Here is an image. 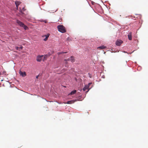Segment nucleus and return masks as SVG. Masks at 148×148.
Here are the masks:
<instances>
[{"instance_id":"1","label":"nucleus","mask_w":148,"mask_h":148,"mask_svg":"<svg viewBox=\"0 0 148 148\" xmlns=\"http://www.w3.org/2000/svg\"><path fill=\"white\" fill-rule=\"evenodd\" d=\"M58 30L62 33H64L66 32L65 28L63 25H59L57 26Z\"/></svg>"},{"instance_id":"2","label":"nucleus","mask_w":148,"mask_h":148,"mask_svg":"<svg viewBox=\"0 0 148 148\" xmlns=\"http://www.w3.org/2000/svg\"><path fill=\"white\" fill-rule=\"evenodd\" d=\"M16 23L20 26L23 27L25 30H26L28 28L23 23L21 22L20 21L17 20L16 21Z\"/></svg>"},{"instance_id":"3","label":"nucleus","mask_w":148,"mask_h":148,"mask_svg":"<svg viewBox=\"0 0 148 148\" xmlns=\"http://www.w3.org/2000/svg\"><path fill=\"white\" fill-rule=\"evenodd\" d=\"M19 74L20 75L22 76L23 77H25L26 76V73L25 72H23L21 70L19 71Z\"/></svg>"},{"instance_id":"4","label":"nucleus","mask_w":148,"mask_h":148,"mask_svg":"<svg viewBox=\"0 0 148 148\" xmlns=\"http://www.w3.org/2000/svg\"><path fill=\"white\" fill-rule=\"evenodd\" d=\"M123 41L121 40H118L116 42V45L120 46L123 43Z\"/></svg>"},{"instance_id":"5","label":"nucleus","mask_w":148,"mask_h":148,"mask_svg":"<svg viewBox=\"0 0 148 148\" xmlns=\"http://www.w3.org/2000/svg\"><path fill=\"white\" fill-rule=\"evenodd\" d=\"M92 84V83H90L88 84V85L86 86L83 88V90L84 91H85L86 90L88 89L89 88V86L91 84Z\"/></svg>"},{"instance_id":"6","label":"nucleus","mask_w":148,"mask_h":148,"mask_svg":"<svg viewBox=\"0 0 148 148\" xmlns=\"http://www.w3.org/2000/svg\"><path fill=\"white\" fill-rule=\"evenodd\" d=\"M43 57V55L38 56L37 57V59H36L37 61H38V62L41 61L42 60V59Z\"/></svg>"},{"instance_id":"7","label":"nucleus","mask_w":148,"mask_h":148,"mask_svg":"<svg viewBox=\"0 0 148 148\" xmlns=\"http://www.w3.org/2000/svg\"><path fill=\"white\" fill-rule=\"evenodd\" d=\"M128 39L130 40H131L132 39V33L130 32L128 34Z\"/></svg>"},{"instance_id":"8","label":"nucleus","mask_w":148,"mask_h":148,"mask_svg":"<svg viewBox=\"0 0 148 148\" xmlns=\"http://www.w3.org/2000/svg\"><path fill=\"white\" fill-rule=\"evenodd\" d=\"M75 59L73 56H71L70 58V60L71 62H73L75 61Z\"/></svg>"},{"instance_id":"9","label":"nucleus","mask_w":148,"mask_h":148,"mask_svg":"<svg viewBox=\"0 0 148 148\" xmlns=\"http://www.w3.org/2000/svg\"><path fill=\"white\" fill-rule=\"evenodd\" d=\"M106 48V47L104 46H102L100 47H97V49H103Z\"/></svg>"},{"instance_id":"10","label":"nucleus","mask_w":148,"mask_h":148,"mask_svg":"<svg viewBox=\"0 0 148 148\" xmlns=\"http://www.w3.org/2000/svg\"><path fill=\"white\" fill-rule=\"evenodd\" d=\"M76 90H73L70 93V94H69V95H74L76 93Z\"/></svg>"},{"instance_id":"11","label":"nucleus","mask_w":148,"mask_h":148,"mask_svg":"<svg viewBox=\"0 0 148 148\" xmlns=\"http://www.w3.org/2000/svg\"><path fill=\"white\" fill-rule=\"evenodd\" d=\"M20 2L19 1H16L15 2V4H16V6L17 8H18V6L20 4Z\"/></svg>"},{"instance_id":"12","label":"nucleus","mask_w":148,"mask_h":148,"mask_svg":"<svg viewBox=\"0 0 148 148\" xmlns=\"http://www.w3.org/2000/svg\"><path fill=\"white\" fill-rule=\"evenodd\" d=\"M49 34H48L47 35H45V38L44 39V40L45 41H46L47 40L48 38L49 37Z\"/></svg>"},{"instance_id":"13","label":"nucleus","mask_w":148,"mask_h":148,"mask_svg":"<svg viewBox=\"0 0 148 148\" xmlns=\"http://www.w3.org/2000/svg\"><path fill=\"white\" fill-rule=\"evenodd\" d=\"M74 101L71 100V101H68L66 103L67 104H72V103H74Z\"/></svg>"},{"instance_id":"14","label":"nucleus","mask_w":148,"mask_h":148,"mask_svg":"<svg viewBox=\"0 0 148 148\" xmlns=\"http://www.w3.org/2000/svg\"><path fill=\"white\" fill-rule=\"evenodd\" d=\"M47 57H48V55H45L43 59V61H44L45 60H46L47 59Z\"/></svg>"},{"instance_id":"15","label":"nucleus","mask_w":148,"mask_h":148,"mask_svg":"<svg viewBox=\"0 0 148 148\" xmlns=\"http://www.w3.org/2000/svg\"><path fill=\"white\" fill-rule=\"evenodd\" d=\"M70 59L69 58H68L67 59H65L64 60V61L66 62L70 60Z\"/></svg>"},{"instance_id":"16","label":"nucleus","mask_w":148,"mask_h":148,"mask_svg":"<svg viewBox=\"0 0 148 148\" xmlns=\"http://www.w3.org/2000/svg\"><path fill=\"white\" fill-rule=\"evenodd\" d=\"M65 66L66 67H68V65L67 64V62H66L65 64Z\"/></svg>"},{"instance_id":"17","label":"nucleus","mask_w":148,"mask_h":148,"mask_svg":"<svg viewBox=\"0 0 148 148\" xmlns=\"http://www.w3.org/2000/svg\"><path fill=\"white\" fill-rule=\"evenodd\" d=\"M62 53H63V52H58L57 53L58 55H60L61 54H62Z\"/></svg>"},{"instance_id":"18","label":"nucleus","mask_w":148,"mask_h":148,"mask_svg":"<svg viewBox=\"0 0 148 148\" xmlns=\"http://www.w3.org/2000/svg\"><path fill=\"white\" fill-rule=\"evenodd\" d=\"M88 75L90 78L92 77V75L90 74V73H88Z\"/></svg>"},{"instance_id":"19","label":"nucleus","mask_w":148,"mask_h":148,"mask_svg":"<svg viewBox=\"0 0 148 148\" xmlns=\"http://www.w3.org/2000/svg\"><path fill=\"white\" fill-rule=\"evenodd\" d=\"M16 50H18L19 49V47H16Z\"/></svg>"},{"instance_id":"20","label":"nucleus","mask_w":148,"mask_h":148,"mask_svg":"<svg viewBox=\"0 0 148 148\" xmlns=\"http://www.w3.org/2000/svg\"><path fill=\"white\" fill-rule=\"evenodd\" d=\"M23 48V47L22 46H21V47H19V49H22Z\"/></svg>"},{"instance_id":"21","label":"nucleus","mask_w":148,"mask_h":148,"mask_svg":"<svg viewBox=\"0 0 148 148\" xmlns=\"http://www.w3.org/2000/svg\"><path fill=\"white\" fill-rule=\"evenodd\" d=\"M38 76H39V75H38L37 76H36V79H38Z\"/></svg>"},{"instance_id":"22","label":"nucleus","mask_w":148,"mask_h":148,"mask_svg":"<svg viewBox=\"0 0 148 148\" xmlns=\"http://www.w3.org/2000/svg\"><path fill=\"white\" fill-rule=\"evenodd\" d=\"M67 53V52H63V53Z\"/></svg>"},{"instance_id":"23","label":"nucleus","mask_w":148,"mask_h":148,"mask_svg":"<svg viewBox=\"0 0 148 148\" xmlns=\"http://www.w3.org/2000/svg\"><path fill=\"white\" fill-rule=\"evenodd\" d=\"M1 72H0V75H1Z\"/></svg>"},{"instance_id":"24","label":"nucleus","mask_w":148,"mask_h":148,"mask_svg":"<svg viewBox=\"0 0 148 148\" xmlns=\"http://www.w3.org/2000/svg\"><path fill=\"white\" fill-rule=\"evenodd\" d=\"M44 22H45V23H47V22H46V21H44Z\"/></svg>"},{"instance_id":"25","label":"nucleus","mask_w":148,"mask_h":148,"mask_svg":"<svg viewBox=\"0 0 148 148\" xmlns=\"http://www.w3.org/2000/svg\"><path fill=\"white\" fill-rule=\"evenodd\" d=\"M89 91V90H88L87 91V92H88Z\"/></svg>"},{"instance_id":"26","label":"nucleus","mask_w":148,"mask_h":148,"mask_svg":"<svg viewBox=\"0 0 148 148\" xmlns=\"http://www.w3.org/2000/svg\"><path fill=\"white\" fill-rule=\"evenodd\" d=\"M89 91V90H88L87 91V92H88Z\"/></svg>"},{"instance_id":"27","label":"nucleus","mask_w":148,"mask_h":148,"mask_svg":"<svg viewBox=\"0 0 148 148\" xmlns=\"http://www.w3.org/2000/svg\"><path fill=\"white\" fill-rule=\"evenodd\" d=\"M89 91V90H88L87 91V92H88Z\"/></svg>"}]
</instances>
